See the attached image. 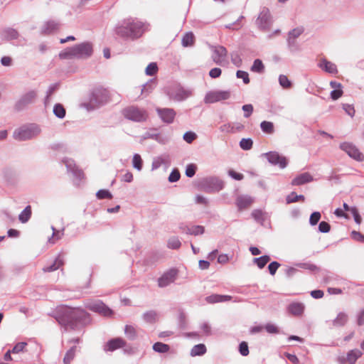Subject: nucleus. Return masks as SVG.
I'll return each mask as SVG.
<instances>
[{
	"label": "nucleus",
	"mask_w": 364,
	"mask_h": 364,
	"mask_svg": "<svg viewBox=\"0 0 364 364\" xmlns=\"http://www.w3.org/2000/svg\"><path fill=\"white\" fill-rule=\"evenodd\" d=\"M96 197L99 200H102L112 199L113 196L109 191L107 189H100L96 193Z\"/></svg>",
	"instance_id": "47"
},
{
	"label": "nucleus",
	"mask_w": 364,
	"mask_h": 364,
	"mask_svg": "<svg viewBox=\"0 0 364 364\" xmlns=\"http://www.w3.org/2000/svg\"><path fill=\"white\" fill-rule=\"evenodd\" d=\"M132 166L137 171H141L143 167V160L139 154H134L132 159Z\"/></svg>",
	"instance_id": "44"
},
{
	"label": "nucleus",
	"mask_w": 364,
	"mask_h": 364,
	"mask_svg": "<svg viewBox=\"0 0 364 364\" xmlns=\"http://www.w3.org/2000/svg\"><path fill=\"white\" fill-rule=\"evenodd\" d=\"M279 83L280 86L282 87L284 89H289L292 85L291 82L288 79L287 76L285 75H280L279 76Z\"/></svg>",
	"instance_id": "48"
},
{
	"label": "nucleus",
	"mask_w": 364,
	"mask_h": 364,
	"mask_svg": "<svg viewBox=\"0 0 364 364\" xmlns=\"http://www.w3.org/2000/svg\"><path fill=\"white\" fill-rule=\"evenodd\" d=\"M53 114L59 119H63L65 117L66 110L60 103H56L53 107Z\"/></svg>",
	"instance_id": "34"
},
{
	"label": "nucleus",
	"mask_w": 364,
	"mask_h": 364,
	"mask_svg": "<svg viewBox=\"0 0 364 364\" xmlns=\"http://www.w3.org/2000/svg\"><path fill=\"white\" fill-rule=\"evenodd\" d=\"M40 133L41 128L37 124H25L14 131L13 138L20 141H27L36 137Z\"/></svg>",
	"instance_id": "4"
},
{
	"label": "nucleus",
	"mask_w": 364,
	"mask_h": 364,
	"mask_svg": "<svg viewBox=\"0 0 364 364\" xmlns=\"http://www.w3.org/2000/svg\"><path fill=\"white\" fill-rule=\"evenodd\" d=\"M254 200L252 197L247 195H242L237 196L236 199V205L238 210H242L247 208L252 205Z\"/></svg>",
	"instance_id": "22"
},
{
	"label": "nucleus",
	"mask_w": 364,
	"mask_h": 364,
	"mask_svg": "<svg viewBox=\"0 0 364 364\" xmlns=\"http://www.w3.org/2000/svg\"><path fill=\"white\" fill-rule=\"evenodd\" d=\"M109 100V91L102 87H97L90 92L89 102L83 103L82 106L88 111H91L106 105Z\"/></svg>",
	"instance_id": "3"
},
{
	"label": "nucleus",
	"mask_w": 364,
	"mask_h": 364,
	"mask_svg": "<svg viewBox=\"0 0 364 364\" xmlns=\"http://www.w3.org/2000/svg\"><path fill=\"white\" fill-rule=\"evenodd\" d=\"M197 171V166L195 164H189L186 167L185 174L188 178H192L195 176Z\"/></svg>",
	"instance_id": "51"
},
{
	"label": "nucleus",
	"mask_w": 364,
	"mask_h": 364,
	"mask_svg": "<svg viewBox=\"0 0 364 364\" xmlns=\"http://www.w3.org/2000/svg\"><path fill=\"white\" fill-rule=\"evenodd\" d=\"M287 41L288 49L291 53H294L301 50L300 45L297 43L296 39L287 38Z\"/></svg>",
	"instance_id": "38"
},
{
	"label": "nucleus",
	"mask_w": 364,
	"mask_h": 364,
	"mask_svg": "<svg viewBox=\"0 0 364 364\" xmlns=\"http://www.w3.org/2000/svg\"><path fill=\"white\" fill-rule=\"evenodd\" d=\"M170 347L168 345L161 343V342H156L153 345V350L158 353H166L169 350Z\"/></svg>",
	"instance_id": "45"
},
{
	"label": "nucleus",
	"mask_w": 364,
	"mask_h": 364,
	"mask_svg": "<svg viewBox=\"0 0 364 364\" xmlns=\"http://www.w3.org/2000/svg\"><path fill=\"white\" fill-rule=\"evenodd\" d=\"M167 246L169 249L177 250L181 246V242L178 237L173 236L168 239Z\"/></svg>",
	"instance_id": "43"
},
{
	"label": "nucleus",
	"mask_w": 364,
	"mask_h": 364,
	"mask_svg": "<svg viewBox=\"0 0 364 364\" xmlns=\"http://www.w3.org/2000/svg\"><path fill=\"white\" fill-rule=\"evenodd\" d=\"M62 163L65 166L67 173L71 174L74 183L78 185L84 177L82 170L79 168L73 159L65 157L62 159Z\"/></svg>",
	"instance_id": "8"
},
{
	"label": "nucleus",
	"mask_w": 364,
	"mask_h": 364,
	"mask_svg": "<svg viewBox=\"0 0 364 364\" xmlns=\"http://www.w3.org/2000/svg\"><path fill=\"white\" fill-rule=\"evenodd\" d=\"M304 199L305 198L303 195H297L295 192H291L286 198L287 204L298 202L299 200H304Z\"/></svg>",
	"instance_id": "46"
},
{
	"label": "nucleus",
	"mask_w": 364,
	"mask_h": 364,
	"mask_svg": "<svg viewBox=\"0 0 364 364\" xmlns=\"http://www.w3.org/2000/svg\"><path fill=\"white\" fill-rule=\"evenodd\" d=\"M206 353V347L204 344L200 343L194 346L191 350V355L200 356L203 355Z\"/></svg>",
	"instance_id": "33"
},
{
	"label": "nucleus",
	"mask_w": 364,
	"mask_h": 364,
	"mask_svg": "<svg viewBox=\"0 0 364 364\" xmlns=\"http://www.w3.org/2000/svg\"><path fill=\"white\" fill-rule=\"evenodd\" d=\"M205 228L203 226L201 225H193L192 227H190V230L188 232V235H199L204 233Z\"/></svg>",
	"instance_id": "52"
},
{
	"label": "nucleus",
	"mask_w": 364,
	"mask_h": 364,
	"mask_svg": "<svg viewBox=\"0 0 364 364\" xmlns=\"http://www.w3.org/2000/svg\"><path fill=\"white\" fill-rule=\"evenodd\" d=\"M177 272L175 269H171L165 272L158 279V285L160 287H166L173 283L176 277Z\"/></svg>",
	"instance_id": "17"
},
{
	"label": "nucleus",
	"mask_w": 364,
	"mask_h": 364,
	"mask_svg": "<svg viewBox=\"0 0 364 364\" xmlns=\"http://www.w3.org/2000/svg\"><path fill=\"white\" fill-rule=\"evenodd\" d=\"M149 24L136 18H127L119 22L114 28L115 34L124 39L135 41L149 30Z\"/></svg>",
	"instance_id": "1"
},
{
	"label": "nucleus",
	"mask_w": 364,
	"mask_h": 364,
	"mask_svg": "<svg viewBox=\"0 0 364 364\" xmlns=\"http://www.w3.org/2000/svg\"><path fill=\"white\" fill-rule=\"evenodd\" d=\"M304 32V28L302 27L295 28L288 33V38L292 39H296L302 33Z\"/></svg>",
	"instance_id": "55"
},
{
	"label": "nucleus",
	"mask_w": 364,
	"mask_h": 364,
	"mask_svg": "<svg viewBox=\"0 0 364 364\" xmlns=\"http://www.w3.org/2000/svg\"><path fill=\"white\" fill-rule=\"evenodd\" d=\"M92 44L86 41L62 50L59 53V57L60 59H87L92 55Z\"/></svg>",
	"instance_id": "2"
},
{
	"label": "nucleus",
	"mask_w": 364,
	"mask_h": 364,
	"mask_svg": "<svg viewBox=\"0 0 364 364\" xmlns=\"http://www.w3.org/2000/svg\"><path fill=\"white\" fill-rule=\"evenodd\" d=\"M37 94L34 90L29 91L23 95L15 104V109L22 111L25 109L29 105L34 102Z\"/></svg>",
	"instance_id": "13"
},
{
	"label": "nucleus",
	"mask_w": 364,
	"mask_h": 364,
	"mask_svg": "<svg viewBox=\"0 0 364 364\" xmlns=\"http://www.w3.org/2000/svg\"><path fill=\"white\" fill-rule=\"evenodd\" d=\"M124 117L135 122H145L148 117V114L144 109H140L136 106H129L122 110Z\"/></svg>",
	"instance_id": "6"
},
{
	"label": "nucleus",
	"mask_w": 364,
	"mask_h": 364,
	"mask_svg": "<svg viewBox=\"0 0 364 364\" xmlns=\"http://www.w3.org/2000/svg\"><path fill=\"white\" fill-rule=\"evenodd\" d=\"M230 90H213L208 92L204 97L205 104H213L228 100L230 97Z\"/></svg>",
	"instance_id": "9"
},
{
	"label": "nucleus",
	"mask_w": 364,
	"mask_h": 364,
	"mask_svg": "<svg viewBox=\"0 0 364 364\" xmlns=\"http://www.w3.org/2000/svg\"><path fill=\"white\" fill-rule=\"evenodd\" d=\"M260 129L267 134H272L274 132V126L273 122L269 121H262L260 123Z\"/></svg>",
	"instance_id": "32"
},
{
	"label": "nucleus",
	"mask_w": 364,
	"mask_h": 364,
	"mask_svg": "<svg viewBox=\"0 0 364 364\" xmlns=\"http://www.w3.org/2000/svg\"><path fill=\"white\" fill-rule=\"evenodd\" d=\"M63 259L61 257V255H58L56 257L54 258L50 264H47V272L58 269L60 267L63 265Z\"/></svg>",
	"instance_id": "27"
},
{
	"label": "nucleus",
	"mask_w": 364,
	"mask_h": 364,
	"mask_svg": "<svg viewBox=\"0 0 364 364\" xmlns=\"http://www.w3.org/2000/svg\"><path fill=\"white\" fill-rule=\"evenodd\" d=\"M232 63L237 68H240L242 65V60L237 52H232L230 54Z\"/></svg>",
	"instance_id": "49"
},
{
	"label": "nucleus",
	"mask_w": 364,
	"mask_h": 364,
	"mask_svg": "<svg viewBox=\"0 0 364 364\" xmlns=\"http://www.w3.org/2000/svg\"><path fill=\"white\" fill-rule=\"evenodd\" d=\"M1 176L5 182L9 185L14 184L17 180V173L11 167L4 168L1 171Z\"/></svg>",
	"instance_id": "20"
},
{
	"label": "nucleus",
	"mask_w": 364,
	"mask_h": 364,
	"mask_svg": "<svg viewBox=\"0 0 364 364\" xmlns=\"http://www.w3.org/2000/svg\"><path fill=\"white\" fill-rule=\"evenodd\" d=\"M158 71V66L156 63H150L145 70L146 75L149 76L154 75Z\"/></svg>",
	"instance_id": "53"
},
{
	"label": "nucleus",
	"mask_w": 364,
	"mask_h": 364,
	"mask_svg": "<svg viewBox=\"0 0 364 364\" xmlns=\"http://www.w3.org/2000/svg\"><path fill=\"white\" fill-rule=\"evenodd\" d=\"M232 299V296L229 295H222L218 294H213L207 296L205 299V301L208 304H216L229 301Z\"/></svg>",
	"instance_id": "24"
},
{
	"label": "nucleus",
	"mask_w": 364,
	"mask_h": 364,
	"mask_svg": "<svg viewBox=\"0 0 364 364\" xmlns=\"http://www.w3.org/2000/svg\"><path fill=\"white\" fill-rule=\"evenodd\" d=\"M313 176L308 172L302 173L296 176L291 182L292 186H301L311 182Z\"/></svg>",
	"instance_id": "23"
},
{
	"label": "nucleus",
	"mask_w": 364,
	"mask_h": 364,
	"mask_svg": "<svg viewBox=\"0 0 364 364\" xmlns=\"http://www.w3.org/2000/svg\"><path fill=\"white\" fill-rule=\"evenodd\" d=\"M256 23L259 28L263 31L268 30L270 28L272 24L271 15L267 8L264 7L262 9Z\"/></svg>",
	"instance_id": "15"
},
{
	"label": "nucleus",
	"mask_w": 364,
	"mask_h": 364,
	"mask_svg": "<svg viewBox=\"0 0 364 364\" xmlns=\"http://www.w3.org/2000/svg\"><path fill=\"white\" fill-rule=\"evenodd\" d=\"M362 353L358 349H354L349 351L347 354V361L349 364H354L357 359L361 357Z\"/></svg>",
	"instance_id": "31"
},
{
	"label": "nucleus",
	"mask_w": 364,
	"mask_h": 364,
	"mask_svg": "<svg viewBox=\"0 0 364 364\" xmlns=\"http://www.w3.org/2000/svg\"><path fill=\"white\" fill-rule=\"evenodd\" d=\"M78 311L79 309L67 305H60L48 315L53 318H80L77 316Z\"/></svg>",
	"instance_id": "7"
},
{
	"label": "nucleus",
	"mask_w": 364,
	"mask_h": 364,
	"mask_svg": "<svg viewBox=\"0 0 364 364\" xmlns=\"http://www.w3.org/2000/svg\"><path fill=\"white\" fill-rule=\"evenodd\" d=\"M126 344L124 340L121 338H115L110 339L107 342V343L104 346V350L107 352H112L119 348H123Z\"/></svg>",
	"instance_id": "19"
},
{
	"label": "nucleus",
	"mask_w": 364,
	"mask_h": 364,
	"mask_svg": "<svg viewBox=\"0 0 364 364\" xmlns=\"http://www.w3.org/2000/svg\"><path fill=\"white\" fill-rule=\"evenodd\" d=\"M195 43V36L192 32H187L184 34L181 40V44L183 47H190Z\"/></svg>",
	"instance_id": "29"
},
{
	"label": "nucleus",
	"mask_w": 364,
	"mask_h": 364,
	"mask_svg": "<svg viewBox=\"0 0 364 364\" xmlns=\"http://www.w3.org/2000/svg\"><path fill=\"white\" fill-rule=\"evenodd\" d=\"M350 213L353 215L355 223L360 225L362 222V218L355 206H352L350 208Z\"/></svg>",
	"instance_id": "59"
},
{
	"label": "nucleus",
	"mask_w": 364,
	"mask_h": 364,
	"mask_svg": "<svg viewBox=\"0 0 364 364\" xmlns=\"http://www.w3.org/2000/svg\"><path fill=\"white\" fill-rule=\"evenodd\" d=\"M250 70L252 72L262 73L264 71V65L260 59H255Z\"/></svg>",
	"instance_id": "39"
},
{
	"label": "nucleus",
	"mask_w": 364,
	"mask_h": 364,
	"mask_svg": "<svg viewBox=\"0 0 364 364\" xmlns=\"http://www.w3.org/2000/svg\"><path fill=\"white\" fill-rule=\"evenodd\" d=\"M305 309V306L301 302L294 301L289 304L287 306V311L294 316H302Z\"/></svg>",
	"instance_id": "21"
},
{
	"label": "nucleus",
	"mask_w": 364,
	"mask_h": 364,
	"mask_svg": "<svg viewBox=\"0 0 364 364\" xmlns=\"http://www.w3.org/2000/svg\"><path fill=\"white\" fill-rule=\"evenodd\" d=\"M318 65L322 70H323L326 73L331 74H336L338 73L336 65L334 63L327 60L326 59H322L320 61Z\"/></svg>",
	"instance_id": "26"
},
{
	"label": "nucleus",
	"mask_w": 364,
	"mask_h": 364,
	"mask_svg": "<svg viewBox=\"0 0 364 364\" xmlns=\"http://www.w3.org/2000/svg\"><path fill=\"white\" fill-rule=\"evenodd\" d=\"M318 231L322 233H327L331 230V225L326 221H321L318 224Z\"/></svg>",
	"instance_id": "61"
},
{
	"label": "nucleus",
	"mask_w": 364,
	"mask_h": 364,
	"mask_svg": "<svg viewBox=\"0 0 364 364\" xmlns=\"http://www.w3.org/2000/svg\"><path fill=\"white\" fill-rule=\"evenodd\" d=\"M351 238L355 241L364 243V235L356 230H353L350 233Z\"/></svg>",
	"instance_id": "63"
},
{
	"label": "nucleus",
	"mask_w": 364,
	"mask_h": 364,
	"mask_svg": "<svg viewBox=\"0 0 364 364\" xmlns=\"http://www.w3.org/2000/svg\"><path fill=\"white\" fill-rule=\"evenodd\" d=\"M156 129H152L150 131L146 132L142 136L143 139H152L161 144H165L168 141L167 138L161 136L159 133H156Z\"/></svg>",
	"instance_id": "25"
},
{
	"label": "nucleus",
	"mask_w": 364,
	"mask_h": 364,
	"mask_svg": "<svg viewBox=\"0 0 364 364\" xmlns=\"http://www.w3.org/2000/svg\"><path fill=\"white\" fill-rule=\"evenodd\" d=\"M221 132L224 133H234L235 132V127L232 126L231 123H226L223 124L219 128Z\"/></svg>",
	"instance_id": "60"
},
{
	"label": "nucleus",
	"mask_w": 364,
	"mask_h": 364,
	"mask_svg": "<svg viewBox=\"0 0 364 364\" xmlns=\"http://www.w3.org/2000/svg\"><path fill=\"white\" fill-rule=\"evenodd\" d=\"M86 308L105 317L111 316L114 314L113 310L100 300L87 304Z\"/></svg>",
	"instance_id": "11"
},
{
	"label": "nucleus",
	"mask_w": 364,
	"mask_h": 364,
	"mask_svg": "<svg viewBox=\"0 0 364 364\" xmlns=\"http://www.w3.org/2000/svg\"><path fill=\"white\" fill-rule=\"evenodd\" d=\"M59 324L63 326L66 331L69 329H75L77 326L78 320H58Z\"/></svg>",
	"instance_id": "36"
},
{
	"label": "nucleus",
	"mask_w": 364,
	"mask_h": 364,
	"mask_svg": "<svg viewBox=\"0 0 364 364\" xmlns=\"http://www.w3.org/2000/svg\"><path fill=\"white\" fill-rule=\"evenodd\" d=\"M156 112L161 119L166 124H171L174 121L176 114L172 108H157Z\"/></svg>",
	"instance_id": "16"
},
{
	"label": "nucleus",
	"mask_w": 364,
	"mask_h": 364,
	"mask_svg": "<svg viewBox=\"0 0 364 364\" xmlns=\"http://www.w3.org/2000/svg\"><path fill=\"white\" fill-rule=\"evenodd\" d=\"M155 84L156 83L154 80H150L146 84L143 85V87L141 89V94H145L146 95H148L154 88Z\"/></svg>",
	"instance_id": "50"
},
{
	"label": "nucleus",
	"mask_w": 364,
	"mask_h": 364,
	"mask_svg": "<svg viewBox=\"0 0 364 364\" xmlns=\"http://www.w3.org/2000/svg\"><path fill=\"white\" fill-rule=\"evenodd\" d=\"M124 333L130 339H134L136 337L135 328L132 326L127 325L125 326Z\"/></svg>",
	"instance_id": "62"
},
{
	"label": "nucleus",
	"mask_w": 364,
	"mask_h": 364,
	"mask_svg": "<svg viewBox=\"0 0 364 364\" xmlns=\"http://www.w3.org/2000/svg\"><path fill=\"white\" fill-rule=\"evenodd\" d=\"M268 162L273 166H278L280 168L283 169L288 165L287 159L285 156L280 155L277 151H269L262 154Z\"/></svg>",
	"instance_id": "12"
},
{
	"label": "nucleus",
	"mask_w": 364,
	"mask_h": 364,
	"mask_svg": "<svg viewBox=\"0 0 364 364\" xmlns=\"http://www.w3.org/2000/svg\"><path fill=\"white\" fill-rule=\"evenodd\" d=\"M236 77L237 78H241L242 79V81L243 82L247 85V84H249L250 83V77H249V74L246 71H243V70H237L236 72Z\"/></svg>",
	"instance_id": "58"
},
{
	"label": "nucleus",
	"mask_w": 364,
	"mask_h": 364,
	"mask_svg": "<svg viewBox=\"0 0 364 364\" xmlns=\"http://www.w3.org/2000/svg\"><path fill=\"white\" fill-rule=\"evenodd\" d=\"M339 147L350 158L358 161H362L363 160V155L353 144L350 142H343L340 144Z\"/></svg>",
	"instance_id": "14"
},
{
	"label": "nucleus",
	"mask_w": 364,
	"mask_h": 364,
	"mask_svg": "<svg viewBox=\"0 0 364 364\" xmlns=\"http://www.w3.org/2000/svg\"><path fill=\"white\" fill-rule=\"evenodd\" d=\"M4 37L7 40L17 39L19 36L18 32L14 28H8L3 31Z\"/></svg>",
	"instance_id": "37"
},
{
	"label": "nucleus",
	"mask_w": 364,
	"mask_h": 364,
	"mask_svg": "<svg viewBox=\"0 0 364 364\" xmlns=\"http://www.w3.org/2000/svg\"><path fill=\"white\" fill-rule=\"evenodd\" d=\"M240 147L244 151L250 150L253 146V141L251 138H242L239 142Z\"/></svg>",
	"instance_id": "42"
},
{
	"label": "nucleus",
	"mask_w": 364,
	"mask_h": 364,
	"mask_svg": "<svg viewBox=\"0 0 364 364\" xmlns=\"http://www.w3.org/2000/svg\"><path fill=\"white\" fill-rule=\"evenodd\" d=\"M197 188L207 193H215L223 189L224 182L216 176L205 177L198 181Z\"/></svg>",
	"instance_id": "5"
},
{
	"label": "nucleus",
	"mask_w": 364,
	"mask_h": 364,
	"mask_svg": "<svg viewBox=\"0 0 364 364\" xmlns=\"http://www.w3.org/2000/svg\"><path fill=\"white\" fill-rule=\"evenodd\" d=\"M76 351H77L76 346H73L67 351V353H65V355L63 358L64 364H70L71 363V361L75 358Z\"/></svg>",
	"instance_id": "40"
},
{
	"label": "nucleus",
	"mask_w": 364,
	"mask_h": 364,
	"mask_svg": "<svg viewBox=\"0 0 364 364\" xmlns=\"http://www.w3.org/2000/svg\"><path fill=\"white\" fill-rule=\"evenodd\" d=\"M60 28V24L55 21H47V34L58 32Z\"/></svg>",
	"instance_id": "41"
},
{
	"label": "nucleus",
	"mask_w": 364,
	"mask_h": 364,
	"mask_svg": "<svg viewBox=\"0 0 364 364\" xmlns=\"http://www.w3.org/2000/svg\"><path fill=\"white\" fill-rule=\"evenodd\" d=\"M270 257L269 255H265L259 257L254 258L253 262L256 264L259 269H262L270 261Z\"/></svg>",
	"instance_id": "35"
},
{
	"label": "nucleus",
	"mask_w": 364,
	"mask_h": 364,
	"mask_svg": "<svg viewBox=\"0 0 364 364\" xmlns=\"http://www.w3.org/2000/svg\"><path fill=\"white\" fill-rule=\"evenodd\" d=\"M197 136H198L195 132L192 131H188L184 133L183 139L188 144H191L197 138Z\"/></svg>",
	"instance_id": "56"
},
{
	"label": "nucleus",
	"mask_w": 364,
	"mask_h": 364,
	"mask_svg": "<svg viewBox=\"0 0 364 364\" xmlns=\"http://www.w3.org/2000/svg\"><path fill=\"white\" fill-rule=\"evenodd\" d=\"M191 94V92L189 90H185L179 85L169 87L167 90V95L169 98L177 102L185 100Z\"/></svg>",
	"instance_id": "10"
},
{
	"label": "nucleus",
	"mask_w": 364,
	"mask_h": 364,
	"mask_svg": "<svg viewBox=\"0 0 364 364\" xmlns=\"http://www.w3.org/2000/svg\"><path fill=\"white\" fill-rule=\"evenodd\" d=\"M280 264L277 261L270 262L268 265V270L271 275H274L278 268L280 267Z\"/></svg>",
	"instance_id": "64"
},
{
	"label": "nucleus",
	"mask_w": 364,
	"mask_h": 364,
	"mask_svg": "<svg viewBox=\"0 0 364 364\" xmlns=\"http://www.w3.org/2000/svg\"><path fill=\"white\" fill-rule=\"evenodd\" d=\"M31 205H27L19 214L18 220L22 223H27L31 216Z\"/></svg>",
	"instance_id": "30"
},
{
	"label": "nucleus",
	"mask_w": 364,
	"mask_h": 364,
	"mask_svg": "<svg viewBox=\"0 0 364 364\" xmlns=\"http://www.w3.org/2000/svg\"><path fill=\"white\" fill-rule=\"evenodd\" d=\"M51 229L53 231L51 237H49L47 240V242L50 244H55L57 241H58L63 235L64 228L62 230H57L53 225L51 226Z\"/></svg>",
	"instance_id": "28"
},
{
	"label": "nucleus",
	"mask_w": 364,
	"mask_h": 364,
	"mask_svg": "<svg viewBox=\"0 0 364 364\" xmlns=\"http://www.w3.org/2000/svg\"><path fill=\"white\" fill-rule=\"evenodd\" d=\"M181 177L180 171L178 168H174L171 173L169 174V176L168 178V180L170 183H175L177 182Z\"/></svg>",
	"instance_id": "54"
},
{
	"label": "nucleus",
	"mask_w": 364,
	"mask_h": 364,
	"mask_svg": "<svg viewBox=\"0 0 364 364\" xmlns=\"http://www.w3.org/2000/svg\"><path fill=\"white\" fill-rule=\"evenodd\" d=\"M228 55V50L223 46H215L213 48V60L217 65H222Z\"/></svg>",
	"instance_id": "18"
},
{
	"label": "nucleus",
	"mask_w": 364,
	"mask_h": 364,
	"mask_svg": "<svg viewBox=\"0 0 364 364\" xmlns=\"http://www.w3.org/2000/svg\"><path fill=\"white\" fill-rule=\"evenodd\" d=\"M321 213L318 211L313 212L309 218V223L311 225L314 226L318 224L321 219Z\"/></svg>",
	"instance_id": "57"
}]
</instances>
